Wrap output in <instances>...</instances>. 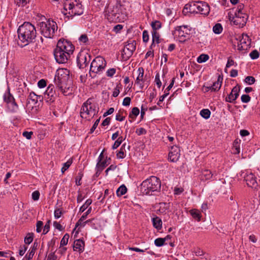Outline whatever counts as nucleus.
<instances>
[{
  "instance_id": "obj_1",
  "label": "nucleus",
  "mask_w": 260,
  "mask_h": 260,
  "mask_svg": "<svg viewBox=\"0 0 260 260\" xmlns=\"http://www.w3.org/2000/svg\"><path fill=\"white\" fill-rule=\"evenodd\" d=\"M19 41L17 44L23 48L34 42L37 36V31L34 25L29 22H24L17 30Z\"/></svg>"
},
{
  "instance_id": "obj_2",
  "label": "nucleus",
  "mask_w": 260,
  "mask_h": 260,
  "mask_svg": "<svg viewBox=\"0 0 260 260\" xmlns=\"http://www.w3.org/2000/svg\"><path fill=\"white\" fill-rule=\"evenodd\" d=\"M160 188V179L156 176H152L141 183L140 190L144 194L150 195L153 192H159Z\"/></svg>"
},
{
  "instance_id": "obj_3",
  "label": "nucleus",
  "mask_w": 260,
  "mask_h": 260,
  "mask_svg": "<svg viewBox=\"0 0 260 260\" xmlns=\"http://www.w3.org/2000/svg\"><path fill=\"white\" fill-rule=\"evenodd\" d=\"M63 9L66 11H69L68 17L71 18L75 15H81L83 13L82 5L79 0H66Z\"/></svg>"
},
{
  "instance_id": "obj_4",
  "label": "nucleus",
  "mask_w": 260,
  "mask_h": 260,
  "mask_svg": "<svg viewBox=\"0 0 260 260\" xmlns=\"http://www.w3.org/2000/svg\"><path fill=\"white\" fill-rule=\"evenodd\" d=\"M40 31L44 37L51 38L53 37L55 31L57 29L56 22L53 20H48L46 22L39 23Z\"/></svg>"
},
{
  "instance_id": "obj_5",
  "label": "nucleus",
  "mask_w": 260,
  "mask_h": 260,
  "mask_svg": "<svg viewBox=\"0 0 260 260\" xmlns=\"http://www.w3.org/2000/svg\"><path fill=\"white\" fill-rule=\"evenodd\" d=\"M106 66V61L102 56L96 57L91 62L90 67L89 74L92 78H94L96 75L92 74H101L105 70Z\"/></svg>"
},
{
  "instance_id": "obj_6",
  "label": "nucleus",
  "mask_w": 260,
  "mask_h": 260,
  "mask_svg": "<svg viewBox=\"0 0 260 260\" xmlns=\"http://www.w3.org/2000/svg\"><path fill=\"white\" fill-rule=\"evenodd\" d=\"M96 114L94 106L92 105L91 99H88L84 102L80 109V114L82 118L90 120V118L93 117Z\"/></svg>"
},
{
  "instance_id": "obj_7",
  "label": "nucleus",
  "mask_w": 260,
  "mask_h": 260,
  "mask_svg": "<svg viewBox=\"0 0 260 260\" xmlns=\"http://www.w3.org/2000/svg\"><path fill=\"white\" fill-rule=\"evenodd\" d=\"M91 56L85 51H80L77 57L78 67L81 69H84L90 61Z\"/></svg>"
},
{
  "instance_id": "obj_8",
  "label": "nucleus",
  "mask_w": 260,
  "mask_h": 260,
  "mask_svg": "<svg viewBox=\"0 0 260 260\" xmlns=\"http://www.w3.org/2000/svg\"><path fill=\"white\" fill-rule=\"evenodd\" d=\"M54 82L56 86L60 89L64 94L67 95L70 94V87L64 86L66 82L65 76H63L62 75H59V73H57L55 75Z\"/></svg>"
},
{
  "instance_id": "obj_9",
  "label": "nucleus",
  "mask_w": 260,
  "mask_h": 260,
  "mask_svg": "<svg viewBox=\"0 0 260 260\" xmlns=\"http://www.w3.org/2000/svg\"><path fill=\"white\" fill-rule=\"evenodd\" d=\"M56 48L62 51L67 52L70 54L73 53L75 49L71 42L64 39H60L58 41Z\"/></svg>"
},
{
  "instance_id": "obj_10",
  "label": "nucleus",
  "mask_w": 260,
  "mask_h": 260,
  "mask_svg": "<svg viewBox=\"0 0 260 260\" xmlns=\"http://www.w3.org/2000/svg\"><path fill=\"white\" fill-rule=\"evenodd\" d=\"M136 42L135 41H129L127 42L122 51V57L124 60L128 59L136 50Z\"/></svg>"
},
{
  "instance_id": "obj_11",
  "label": "nucleus",
  "mask_w": 260,
  "mask_h": 260,
  "mask_svg": "<svg viewBox=\"0 0 260 260\" xmlns=\"http://www.w3.org/2000/svg\"><path fill=\"white\" fill-rule=\"evenodd\" d=\"M57 97L54 89V86L52 84H50L45 92H44V99L46 103L49 104L53 103Z\"/></svg>"
},
{
  "instance_id": "obj_12",
  "label": "nucleus",
  "mask_w": 260,
  "mask_h": 260,
  "mask_svg": "<svg viewBox=\"0 0 260 260\" xmlns=\"http://www.w3.org/2000/svg\"><path fill=\"white\" fill-rule=\"evenodd\" d=\"M70 54L67 52L62 51L55 48L54 50V55L57 62L64 63L67 62L70 57Z\"/></svg>"
},
{
  "instance_id": "obj_13",
  "label": "nucleus",
  "mask_w": 260,
  "mask_h": 260,
  "mask_svg": "<svg viewBox=\"0 0 260 260\" xmlns=\"http://www.w3.org/2000/svg\"><path fill=\"white\" fill-rule=\"evenodd\" d=\"M237 40H239L238 44V49L239 50H247L250 45V41L249 37L247 35L242 34L241 36H239Z\"/></svg>"
},
{
  "instance_id": "obj_14",
  "label": "nucleus",
  "mask_w": 260,
  "mask_h": 260,
  "mask_svg": "<svg viewBox=\"0 0 260 260\" xmlns=\"http://www.w3.org/2000/svg\"><path fill=\"white\" fill-rule=\"evenodd\" d=\"M180 150L178 146H172L168 156L170 160L172 162H177L180 156Z\"/></svg>"
},
{
  "instance_id": "obj_15",
  "label": "nucleus",
  "mask_w": 260,
  "mask_h": 260,
  "mask_svg": "<svg viewBox=\"0 0 260 260\" xmlns=\"http://www.w3.org/2000/svg\"><path fill=\"white\" fill-rule=\"evenodd\" d=\"M240 88L239 86H236L233 88L231 93L225 98V101L228 103H233L239 95Z\"/></svg>"
},
{
  "instance_id": "obj_16",
  "label": "nucleus",
  "mask_w": 260,
  "mask_h": 260,
  "mask_svg": "<svg viewBox=\"0 0 260 260\" xmlns=\"http://www.w3.org/2000/svg\"><path fill=\"white\" fill-rule=\"evenodd\" d=\"M244 180L248 186L254 189L256 188L257 183L256 180V177L253 174L250 173L244 176Z\"/></svg>"
},
{
  "instance_id": "obj_17",
  "label": "nucleus",
  "mask_w": 260,
  "mask_h": 260,
  "mask_svg": "<svg viewBox=\"0 0 260 260\" xmlns=\"http://www.w3.org/2000/svg\"><path fill=\"white\" fill-rule=\"evenodd\" d=\"M210 12V7L205 2H200L197 13H200L202 15L207 16Z\"/></svg>"
},
{
  "instance_id": "obj_18",
  "label": "nucleus",
  "mask_w": 260,
  "mask_h": 260,
  "mask_svg": "<svg viewBox=\"0 0 260 260\" xmlns=\"http://www.w3.org/2000/svg\"><path fill=\"white\" fill-rule=\"evenodd\" d=\"M176 30L178 32V36L180 38H186L190 32V29L187 25L177 26Z\"/></svg>"
},
{
  "instance_id": "obj_19",
  "label": "nucleus",
  "mask_w": 260,
  "mask_h": 260,
  "mask_svg": "<svg viewBox=\"0 0 260 260\" xmlns=\"http://www.w3.org/2000/svg\"><path fill=\"white\" fill-rule=\"evenodd\" d=\"M222 80V76L219 75L217 81L213 83L212 86L207 87L208 91L209 90L212 91H218L221 87Z\"/></svg>"
},
{
  "instance_id": "obj_20",
  "label": "nucleus",
  "mask_w": 260,
  "mask_h": 260,
  "mask_svg": "<svg viewBox=\"0 0 260 260\" xmlns=\"http://www.w3.org/2000/svg\"><path fill=\"white\" fill-rule=\"evenodd\" d=\"M84 241L82 239L76 240L74 242V250L79 252L83 251L84 249Z\"/></svg>"
},
{
  "instance_id": "obj_21",
  "label": "nucleus",
  "mask_w": 260,
  "mask_h": 260,
  "mask_svg": "<svg viewBox=\"0 0 260 260\" xmlns=\"http://www.w3.org/2000/svg\"><path fill=\"white\" fill-rule=\"evenodd\" d=\"M43 97L41 95H37L34 92H31L29 93L27 100V105L29 103V100H31L34 104L37 103L38 100L42 101Z\"/></svg>"
},
{
  "instance_id": "obj_22",
  "label": "nucleus",
  "mask_w": 260,
  "mask_h": 260,
  "mask_svg": "<svg viewBox=\"0 0 260 260\" xmlns=\"http://www.w3.org/2000/svg\"><path fill=\"white\" fill-rule=\"evenodd\" d=\"M138 71L139 74L136 79V83L139 84L141 89H142L143 87V84L141 82L143 81L144 71L143 68L141 67L138 69Z\"/></svg>"
},
{
  "instance_id": "obj_23",
  "label": "nucleus",
  "mask_w": 260,
  "mask_h": 260,
  "mask_svg": "<svg viewBox=\"0 0 260 260\" xmlns=\"http://www.w3.org/2000/svg\"><path fill=\"white\" fill-rule=\"evenodd\" d=\"M91 207H90L88 210L86 211V212H85L82 216L81 217V218L78 220V221L76 222L75 225V228L74 230H75L76 228L78 227L79 225H81L82 222H83L86 218L88 214H89L91 213Z\"/></svg>"
},
{
  "instance_id": "obj_24",
  "label": "nucleus",
  "mask_w": 260,
  "mask_h": 260,
  "mask_svg": "<svg viewBox=\"0 0 260 260\" xmlns=\"http://www.w3.org/2000/svg\"><path fill=\"white\" fill-rule=\"evenodd\" d=\"M38 246V243L36 241H35L34 243L33 246L31 248V249H30L29 253L26 254L25 256V258L27 260H30L32 258L33 256L35 254V251H36V249H37Z\"/></svg>"
},
{
  "instance_id": "obj_25",
  "label": "nucleus",
  "mask_w": 260,
  "mask_h": 260,
  "mask_svg": "<svg viewBox=\"0 0 260 260\" xmlns=\"http://www.w3.org/2000/svg\"><path fill=\"white\" fill-rule=\"evenodd\" d=\"M152 222L153 226L157 230H159L162 228L161 219L157 216L152 218Z\"/></svg>"
},
{
  "instance_id": "obj_26",
  "label": "nucleus",
  "mask_w": 260,
  "mask_h": 260,
  "mask_svg": "<svg viewBox=\"0 0 260 260\" xmlns=\"http://www.w3.org/2000/svg\"><path fill=\"white\" fill-rule=\"evenodd\" d=\"M213 174L208 170H204L201 175V179L203 180H207L212 178Z\"/></svg>"
},
{
  "instance_id": "obj_27",
  "label": "nucleus",
  "mask_w": 260,
  "mask_h": 260,
  "mask_svg": "<svg viewBox=\"0 0 260 260\" xmlns=\"http://www.w3.org/2000/svg\"><path fill=\"white\" fill-rule=\"evenodd\" d=\"M152 43L151 44L150 48V49H152L153 47L155 46L154 43L156 42L157 44L160 43L159 41V34L157 31H152Z\"/></svg>"
},
{
  "instance_id": "obj_28",
  "label": "nucleus",
  "mask_w": 260,
  "mask_h": 260,
  "mask_svg": "<svg viewBox=\"0 0 260 260\" xmlns=\"http://www.w3.org/2000/svg\"><path fill=\"white\" fill-rule=\"evenodd\" d=\"M200 1L198 2H192L188 3V6L189 7V13H197V10Z\"/></svg>"
},
{
  "instance_id": "obj_29",
  "label": "nucleus",
  "mask_w": 260,
  "mask_h": 260,
  "mask_svg": "<svg viewBox=\"0 0 260 260\" xmlns=\"http://www.w3.org/2000/svg\"><path fill=\"white\" fill-rule=\"evenodd\" d=\"M244 5L243 4H240L238 5L237 9L236 10L235 13V17L237 18H244V16H243V15L245 14L243 13H242V10L243 9Z\"/></svg>"
},
{
  "instance_id": "obj_30",
  "label": "nucleus",
  "mask_w": 260,
  "mask_h": 260,
  "mask_svg": "<svg viewBox=\"0 0 260 260\" xmlns=\"http://www.w3.org/2000/svg\"><path fill=\"white\" fill-rule=\"evenodd\" d=\"M125 2V0H117L116 3L115 5V9L116 10L115 13H112V15H114V17L116 16V15L118 13L119 11V9L123 6V3Z\"/></svg>"
},
{
  "instance_id": "obj_31",
  "label": "nucleus",
  "mask_w": 260,
  "mask_h": 260,
  "mask_svg": "<svg viewBox=\"0 0 260 260\" xmlns=\"http://www.w3.org/2000/svg\"><path fill=\"white\" fill-rule=\"evenodd\" d=\"M13 99V96L10 93V89H8V91L4 93L3 96L4 102L9 104Z\"/></svg>"
},
{
  "instance_id": "obj_32",
  "label": "nucleus",
  "mask_w": 260,
  "mask_h": 260,
  "mask_svg": "<svg viewBox=\"0 0 260 260\" xmlns=\"http://www.w3.org/2000/svg\"><path fill=\"white\" fill-rule=\"evenodd\" d=\"M170 208L169 203L161 202L159 203L158 211L160 213H165Z\"/></svg>"
},
{
  "instance_id": "obj_33",
  "label": "nucleus",
  "mask_w": 260,
  "mask_h": 260,
  "mask_svg": "<svg viewBox=\"0 0 260 260\" xmlns=\"http://www.w3.org/2000/svg\"><path fill=\"white\" fill-rule=\"evenodd\" d=\"M190 213L194 219H197L198 221L201 220V215L199 210L194 209L190 210Z\"/></svg>"
},
{
  "instance_id": "obj_34",
  "label": "nucleus",
  "mask_w": 260,
  "mask_h": 260,
  "mask_svg": "<svg viewBox=\"0 0 260 260\" xmlns=\"http://www.w3.org/2000/svg\"><path fill=\"white\" fill-rule=\"evenodd\" d=\"M233 153L234 154H239L240 151V144L238 140H235L233 143V146L232 148Z\"/></svg>"
},
{
  "instance_id": "obj_35",
  "label": "nucleus",
  "mask_w": 260,
  "mask_h": 260,
  "mask_svg": "<svg viewBox=\"0 0 260 260\" xmlns=\"http://www.w3.org/2000/svg\"><path fill=\"white\" fill-rule=\"evenodd\" d=\"M127 191V188L124 185H121L116 190V194L118 197L124 195Z\"/></svg>"
},
{
  "instance_id": "obj_36",
  "label": "nucleus",
  "mask_w": 260,
  "mask_h": 260,
  "mask_svg": "<svg viewBox=\"0 0 260 260\" xmlns=\"http://www.w3.org/2000/svg\"><path fill=\"white\" fill-rule=\"evenodd\" d=\"M193 252L196 256H204L205 258L207 260L208 254L204 252L200 248L197 247L194 248Z\"/></svg>"
},
{
  "instance_id": "obj_37",
  "label": "nucleus",
  "mask_w": 260,
  "mask_h": 260,
  "mask_svg": "<svg viewBox=\"0 0 260 260\" xmlns=\"http://www.w3.org/2000/svg\"><path fill=\"white\" fill-rule=\"evenodd\" d=\"M106 159H107V157H106ZM107 162V159L98 161L96 166L98 168L99 171L101 172L104 170V169L108 165Z\"/></svg>"
},
{
  "instance_id": "obj_38",
  "label": "nucleus",
  "mask_w": 260,
  "mask_h": 260,
  "mask_svg": "<svg viewBox=\"0 0 260 260\" xmlns=\"http://www.w3.org/2000/svg\"><path fill=\"white\" fill-rule=\"evenodd\" d=\"M200 115L204 118L207 119L210 116L211 112L208 109H204L200 111Z\"/></svg>"
},
{
  "instance_id": "obj_39",
  "label": "nucleus",
  "mask_w": 260,
  "mask_h": 260,
  "mask_svg": "<svg viewBox=\"0 0 260 260\" xmlns=\"http://www.w3.org/2000/svg\"><path fill=\"white\" fill-rule=\"evenodd\" d=\"M92 201L91 199H87L85 203L80 207L79 209L80 212H83L89 205L91 204Z\"/></svg>"
},
{
  "instance_id": "obj_40",
  "label": "nucleus",
  "mask_w": 260,
  "mask_h": 260,
  "mask_svg": "<svg viewBox=\"0 0 260 260\" xmlns=\"http://www.w3.org/2000/svg\"><path fill=\"white\" fill-rule=\"evenodd\" d=\"M73 163L72 158H70L66 162L63 164V167L61 168V172L63 173L69 168L71 166Z\"/></svg>"
},
{
  "instance_id": "obj_41",
  "label": "nucleus",
  "mask_w": 260,
  "mask_h": 260,
  "mask_svg": "<svg viewBox=\"0 0 260 260\" xmlns=\"http://www.w3.org/2000/svg\"><path fill=\"white\" fill-rule=\"evenodd\" d=\"M124 140V139H123L122 137H119L118 139L115 141L114 144L112 145V149L114 150L117 148L120 145V144L122 143V141Z\"/></svg>"
},
{
  "instance_id": "obj_42",
  "label": "nucleus",
  "mask_w": 260,
  "mask_h": 260,
  "mask_svg": "<svg viewBox=\"0 0 260 260\" xmlns=\"http://www.w3.org/2000/svg\"><path fill=\"white\" fill-rule=\"evenodd\" d=\"M222 29V26L220 23H216L213 27V31L216 34H220Z\"/></svg>"
},
{
  "instance_id": "obj_43",
  "label": "nucleus",
  "mask_w": 260,
  "mask_h": 260,
  "mask_svg": "<svg viewBox=\"0 0 260 260\" xmlns=\"http://www.w3.org/2000/svg\"><path fill=\"white\" fill-rule=\"evenodd\" d=\"M209 58V56L207 54H202L197 58V61L199 63L206 62Z\"/></svg>"
},
{
  "instance_id": "obj_44",
  "label": "nucleus",
  "mask_w": 260,
  "mask_h": 260,
  "mask_svg": "<svg viewBox=\"0 0 260 260\" xmlns=\"http://www.w3.org/2000/svg\"><path fill=\"white\" fill-rule=\"evenodd\" d=\"M151 26L152 28V31H157V30H158L161 27V24L160 21H155L154 22H152Z\"/></svg>"
},
{
  "instance_id": "obj_45",
  "label": "nucleus",
  "mask_w": 260,
  "mask_h": 260,
  "mask_svg": "<svg viewBox=\"0 0 260 260\" xmlns=\"http://www.w3.org/2000/svg\"><path fill=\"white\" fill-rule=\"evenodd\" d=\"M8 106L11 107V111L13 112H16L18 109V106L16 103L14 98L8 104Z\"/></svg>"
},
{
  "instance_id": "obj_46",
  "label": "nucleus",
  "mask_w": 260,
  "mask_h": 260,
  "mask_svg": "<svg viewBox=\"0 0 260 260\" xmlns=\"http://www.w3.org/2000/svg\"><path fill=\"white\" fill-rule=\"evenodd\" d=\"M70 238V235L69 234H66L62 239L61 240L60 245V247H63L64 245H66L68 244L69 239Z\"/></svg>"
},
{
  "instance_id": "obj_47",
  "label": "nucleus",
  "mask_w": 260,
  "mask_h": 260,
  "mask_svg": "<svg viewBox=\"0 0 260 260\" xmlns=\"http://www.w3.org/2000/svg\"><path fill=\"white\" fill-rule=\"evenodd\" d=\"M34 234L28 233L24 238V242L26 244H29L33 240Z\"/></svg>"
},
{
  "instance_id": "obj_48",
  "label": "nucleus",
  "mask_w": 260,
  "mask_h": 260,
  "mask_svg": "<svg viewBox=\"0 0 260 260\" xmlns=\"http://www.w3.org/2000/svg\"><path fill=\"white\" fill-rule=\"evenodd\" d=\"M244 81L248 85H252L254 84L255 82V79L253 76H247L245 79Z\"/></svg>"
},
{
  "instance_id": "obj_49",
  "label": "nucleus",
  "mask_w": 260,
  "mask_h": 260,
  "mask_svg": "<svg viewBox=\"0 0 260 260\" xmlns=\"http://www.w3.org/2000/svg\"><path fill=\"white\" fill-rule=\"evenodd\" d=\"M51 252L48 254V259L49 260H57V257L55 254V250L54 248H52L50 250Z\"/></svg>"
},
{
  "instance_id": "obj_50",
  "label": "nucleus",
  "mask_w": 260,
  "mask_h": 260,
  "mask_svg": "<svg viewBox=\"0 0 260 260\" xmlns=\"http://www.w3.org/2000/svg\"><path fill=\"white\" fill-rule=\"evenodd\" d=\"M165 242V239L162 238H158L155 240L154 244L156 246L160 247L162 246Z\"/></svg>"
},
{
  "instance_id": "obj_51",
  "label": "nucleus",
  "mask_w": 260,
  "mask_h": 260,
  "mask_svg": "<svg viewBox=\"0 0 260 260\" xmlns=\"http://www.w3.org/2000/svg\"><path fill=\"white\" fill-rule=\"evenodd\" d=\"M83 176V174L82 173V172H80L78 173V175L75 178V182L77 185L79 186L81 184V182H80V181L81 180Z\"/></svg>"
},
{
  "instance_id": "obj_52",
  "label": "nucleus",
  "mask_w": 260,
  "mask_h": 260,
  "mask_svg": "<svg viewBox=\"0 0 260 260\" xmlns=\"http://www.w3.org/2000/svg\"><path fill=\"white\" fill-rule=\"evenodd\" d=\"M249 56L252 59H255L258 58L259 53L257 50H254L250 53Z\"/></svg>"
},
{
  "instance_id": "obj_53",
  "label": "nucleus",
  "mask_w": 260,
  "mask_h": 260,
  "mask_svg": "<svg viewBox=\"0 0 260 260\" xmlns=\"http://www.w3.org/2000/svg\"><path fill=\"white\" fill-rule=\"evenodd\" d=\"M30 0H15L17 5L19 7L25 6Z\"/></svg>"
},
{
  "instance_id": "obj_54",
  "label": "nucleus",
  "mask_w": 260,
  "mask_h": 260,
  "mask_svg": "<svg viewBox=\"0 0 260 260\" xmlns=\"http://www.w3.org/2000/svg\"><path fill=\"white\" fill-rule=\"evenodd\" d=\"M125 150L123 148H120V150L117 153L116 155L118 158H123L125 156Z\"/></svg>"
},
{
  "instance_id": "obj_55",
  "label": "nucleus",
  "mask_w": 260,
  "mask_h": 260,
  "mask_svg": "<svg viewBox=\"0 0 260 260\" xmlns=\"http://www.w3.org/2000/svg\"><path fill=\"white\" fill-rule=\"evenodd\" d=\"M241 99L243 103H247L250 101L251 98L248 94H243Z\"/></svg>"
},
{
  "instance_id": "obj_56",
  "label": "nucleus",
  "mask_w": 260,
  "mask_h": 260,
  "mask_svg": "<svg viewBox=\"0 0 260 260\" xmlns=\"http://www.w3.org/2000/svg\"><path fill=\"white\" fill-rule=\"evenodd\" d=\"M43 222L42 221H38L36 224V232L40 233L42 231Z\"/></svg>"
},
{
  "instance_id": "obj_57",
  "label": "nucleus",
  "mask_w": 260,
  "mask_h": 260,
  "mask_svg": "<svg viewBox=\"0 0 260 260\" xmlns=\"http://www.w3.org/2000/svg\"><path fill=\"white\" fill-rule=\"evenodd\" d=\"M125 118V116H122V112L119 111L118 113L116 115L115 119L119 121H122L124 120Z\"/></svg>"
},
{
  "instance_id": "obj_58",
  "label": "nucleus",
  "mask_w": 260,
  "mask_h": 260,
  "mask_svg": "<svg viewBox=\"0 0 260 260\" xmlns=\"http://www.w3.org/2000/svg\"><path fill=\"white\" fill-rule=\"evenodd\" d=\"M80 42L86 43L88 41V38L86 34L82 35L79 38Z\"/></svg>"
},
{
  "instance_id": "obj_59",
  "label": "nucleus",
  "mask_w": 260,
  "mask_h": 260,
  "mask_svg": "<svg viewBox=\"0 0 260 260\" xmlns=\"http://www.w3.org/2000/svg\"><path fill=\"white\" fill-rule=\"evenodd\" d=\"M116 72L114 68H111L106 72V75L108 77H112Z\"/></svg>"
},
{
  "instance_id": "obj_60",
  "label": "nucleus",
  "mask_w": 260,
  "mask_h": 260,
  "mask_svg": "<svg viewBox=\"0 0 260 260\" xmlns=\"http://www.w3.org/2000/svg\"><path fill=\"white\" fill-rule=\"evenodd\" d=\"M33 135L32 132L24 131L22 133V136L25 137L27 139L30 140L31 138V136Z\"/></svg>"
},
{
  "instance_id": "obj_61",
  "label": "nucleus",
  "mask_w": 260,
  "mask_h": 260,
  "mask_svg": "<svg viewBox=\"0 0 260 260\" xmlns=\"http://www.w3.org/2000/svg\"><path fill=\"white\" fill-rule=\"evenodd\" d=\"M155 82L158 88H160L161 85V82L159 78V74L157 73L155 77Z\"/></svg>"
},
{
  "instance_id": "obj_62",
  "label": "nucleus",
  "mask_w": 260,
  "mask_h": 260,
  "mask_svg": "<svg viewBox=\"0 0 260 260\" xmlns=\"http://www.w3.org/2000/svg\"><path fill=\"white\" fill-rule=\"evenodd\" d=\"M149 35L147 30H145L143 32V41L145 43H147L149 40Z\"/></svg>"
},
{
  "instance_id": "obj_63",
  "label": "nucleus",
  "mask_w": 260,
  "mask_h": 260,
  "mask_svg": "<svg viewBox=\"0 0 260 260\" xmlns=\"http://www.w3.org/2000/svg\"><path fill=\"white\" fill-rule=\"evenodd\" d=\"M40 195V194L39 191H35L32 193V199L34 201H38L39 199Z\"/></svg>"
},
{
  "instance_id": "obj_64",
  "label": "nucleus",
  "mask_w": 260,
  "mask_h": 260,
  "mask_svg": "<svg viewBox=\"0 0 260 260\" xmlns=\"http://www.w3.org/2000/svg\"><path fill=\"white\" fill-rule=\"evenodd\" d=\"M46 85V81L45 79H41L38 82V86L40 88L45 87Z\"/></svg>"
}]
</instances>
